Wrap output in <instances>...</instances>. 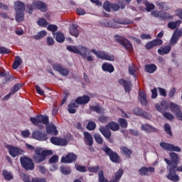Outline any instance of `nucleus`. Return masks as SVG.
<instances>
[{"instance_id":"obj_1","label":"nucleus","mask_w":182,"mask_h":182,"mask_svg":"<svg viewBox=\"0 0 182 182\" xmlns=\"http://www.w3.org/2000/svg\"><path fill=\"white\" fill-rule=\"evenodd\" d=\"M53 152L52 150L43 149L41 147H37L33 154V161L34 163L39 164V163H43L46 160L48 156H52Z\"/></svg>"},{"instance_id":"obj_2","label":"nucleus","mask_w":182,"mask_h":182,"mask_svg":"<svg viewBox=\"0 0 182 182\" xmlns=\"http://www.w3.org/2000/svg\"><path fill=\"white\" fill-rule=\"evenodd\" d=\"M14 9L16 11V22H22L25 19V4L22 1H16Z\"/></svg>"},{"instance_id":"obj_3","label":"nucleus","mask_w":182,"mask_h":182,"mask_svg":"<svg viewBox=\"0 0 182 182\" xmlns=\"http://www.w3.org/2000/svg\"><path fill=\"white\" fill-rule=\"evenodd\" d=\"M67 50L71 52L72 53L80 55L82 59H86V56L87 55V48L83 46H78L77 47L75 46H67Z\"/></svg>"},{"instance_id":"obj_4","label":"nucleus","mask_w":182,"mask_h":182,"mask_svg":"<svg viewBox=\"0 0 182 182\" xmlns=\"http://www.w3.org/2000/svg\"><path fill=\"white\" fill-rule=\"evenodd\" d=\"M151 15L154 18H159L160 21H173L174 16L164 11L154 10L151 12Z\"/></svg>"},{"instance_id":"obj_5","label":"nucleus","mask_w":182,"mask_h":182,"mask_svg":"<svg viewBox=\"0 0 182 182\" xmlns=\"http://www.w3.org/2000/svg\"><path fill=\"white\" fill-rule=\"evenodd\" d=\"M30 122L34 126H38L39 123H41V124H45L46 126H48V124H49V117L43 114H38L36 115V117H30Z\"/></svg>"},{"instance_id":"obj_6","label":"nucleus","mask_w":182,"mask_h":182,"mask_svg":"<svg viewBox=\"0 0 182 182\" xmlns=\"http://www.w3.org/2000/svg\"><path fill=\"white\" fill-rule=\"evenodd\" d=\"M114 38H115L116 42L119 43V45L123 46V48H126L127 50H129V52H132V50H133V45H132V43H130V41L127 38L122 37L119 35H115L114 36Z\"/></svg>"},{"instance_id":"obj_7","label":"nucleus","mask_w":182,"mask_h":182,"mask_svg":"<svg viewBox=\"0 0 182 182\" xmlns=\"http://www.w3.org/2000/svg\"><path fill=\"white\" fill-rule=\"evenodd\" d=\"M20 162L23 168L27 171L29 170H33V168H35V164H33V160L28 156L21 157Z\"/></svg>"},{"instance_id":"obj_8","label":"nucleus","mask_w":182,"mask_h":182,"mask_svg":"<svg viewBox=\"0 0 182 182\" xmlns=\"http://www.w3.org/2000/svg\"><path fill=\"white\" fill-rule=\"evenodd\" d=\"M102 151H105L107 156H109V160H111L112 163H119V161L120 160V156H119V154H117V153L113 151L112 149L108 147L107 145H105L102 149Z\"/></svg>"},{"instance_id":"obj_9","label":"nucleus","mask_w":182,"mask_h":182,"mask_svg":"<svg viewBox=\"0 0 182 182\" xmlns=\"http://www.w3.org/2000/svg\"><path fill=\"white\" fill-rule=\"evenodd\" d=\"M159 146L161 147V149L166 150V151H177L178 153L181 151V149L180 147L174 146L173 144L161 142Z\"/></svg>"},{"instance_id":"obj_10","label":"nucleus","mask_w":182,"mask_h":182,"mask_svg":"<svg viewBox=\"0 0 182 182\" xmlns=\"http://www.w3.org/2000/svg\"><path fill=\"white\" fill-rule=\"evenodd\" d=\"M9 153L11 157H18V156H21L23 154V150L21 149L19 147L14 146L12 145L9 146Z\"/></svg>"},{"instance_id":"obj_11","label":"nucleus","mask_w":182,"mask_h":182,"mask_svg":"<svg viewBox=\"0 0 182 182\" xmlns=\"http://www.w3.org/2000/svg\"><path fill=\"white\" fill-rule=\"evenodd\" d=\"M161 45H163V40L156 38L151 41L147 42L145 45V48L147 49V50H150V49H153V48H156V46H161Z\"/></svg>"},{"instance_id":"obj_12","label":"nucleus","mask_w":182,"mask_h":182,"mask_svg":"<svg viewBox=\"0 0 182 182\" xmlns=\"http://www.w3.org/2000/svg\"><path fill=\"white\" fill-rule=\"evenodd\" d=\"M77 159V155L75 153L70 152L65 156L61 157V163H73Z\"/></svg>"},{"instance_id":"obj_13","label":"nucleus","mask_w":182,"mask_h":182,"mask_svg":"<svg viewBox=\"0 0 182 182\" xmlns=\"http://www.w3.org/2000/svg\"><path fill=\"white\" fill-rule=\"evenodd\" d=\"M50 141L54 146H68V140L63 138L53 136L50 139Z\"/></svg>"},{"instance_id":"obj_14","label":"nucleus","mask_w":182,"mask_h":182,"mask_svg":"<svg viewBox=\"0 0 182 182\" xmlns=\"http://www.w3.org/2000/svg\"><path fill=\"white\" fill-rule=\"evenodd\" d=\"M33 139L36 140H40L41 141H46L48 139V134L45 132H42L40 131H34L32 133Z\"/></svg>"},{"instance_id":"obj_15","label":"nucleus","mask_w":182,"mask_h":182,"mask_svg":"<svg viewBox=\"0 0 182 182\" xmlns=\"http://www.w3.org/2000/svg\"><path fill=\"white\" fill-rule=\"evenodd\" d=\"M53 70H55V72H58L62 76H68V75H69V69L64 68L60 64H53Z\"/></svg>"},{"instance_id":"obj_16","label":"nucleus","mask_w":182,"mask_h":182,"mask_svg":"<svg viewBox=\"0 0 182 182\" xmlns=\"http://www.w3.org/2000/svg\"><path fill=\"white\" fill-rule=\"evenodd\" d=\"M33 6L34 9H38L41 12L48 11V4L45 2L38 1L33 3Z\"/></svg>"},{"instance_id":"obj_17","label":"nucleus","mask_w":182,"mask_h":182,"mask_svg":"<svg viewBox=\"0 0 182 182\" xmlns=\"http://www.w3.org/2000/svg\"><path fill=\"white\" fill-rule=\"evenodd\" d=\"M46 132L47 134H50L51 136H58L59 134V131H58V128H56L54 124L46 125Z\"/></svg>"},{"instance_id":"obj_18","label":"nucleus","mask_w":182,"mask_h":182,"mask_svg":"<svg viewBox=\"0 0 182 182\" xmlns=\"http://www.w3.org/2000/svg\"><path fill=\"white\" fill-rule=\"evenodd\" d=\"M97 58H98V59H103L104 60H109L110 62H113V60H114V56L113 55H110L105 51H100Z\"/></svg>"},{"instance_id":"obj_19","label":"nucleus","mask_w":182,"mask_h":182,"mask_svg":"<svg viewBox=\"0 0 182 182\" xmlns=\"http://www.w3.org/2000/svg\"><path fill=\"white\" fill-rule=\"evenodd\" d=\"M155 169L154 167L153 166H149V167H146V166H142L141 168L139 170V173L140 176H150V173H154Z\"/></svg>"},{"instance_id":"obj_20","label":"nucleus","mask_w":182,"mask_h":182,"mask_svg":"<svg viewBox=\"0 0 182 182\" xmlns=\"http://www.w3.org/2000/svg\"><path fill=\"white\" fill-rule=\"evenodd\" d=\"M132 112L135 116H139L140 117H144V119L149 118V113L146 112V111L143 110L141 108L135 107L133 109Z\"/></svg>"},{"instance_id":"obj_21","label":"nucleus","mask_w":182,"mask_h":182,"mask_svg":"<svg viewBox=\"0 0 182 182\" xmlns=\"http://www.w3.org/2000/svg\"><path fill=\"white\" fill-rule=\"evenodd\" d=\"M75 103L77 105H87V103H89V102H90V97H89L88 95H82L81 97H77L75 100Z\"/></svg>"},{"instance_id":"obj_22","label":"nucleus","mask_w":182,"mask_h":182,"mask_svg":"<svg viewBox=\"0 0 182 182\" xmlns=\"http://www.w3.org/2000/svg\"><path fill=\"white\" fill-rule=\"evenodd\" d=\"M141 130L143 132H145V133H155L158 132V129L155 128L154 127L151 126V124H141Z\"/></svg>"},{"instance_id":"obj_23","label":"nucleus","mask_w":182,"mask_h":182,"mask_svg":"<svg viewBox=\"0 0 182 182\" xmlns=\"http://www.w3.org/2000/svg\"><path fill=\"white\" fill-rule=\"evenodd\" d=\"M118 83H119L121 86H124L125 92H130V90H132V82L124 79H119Z\"/></svg>"},{"instance_id":"obj_24","label":"nucleus","mask_w":182,"mask_h":182,"mask_svg":"<svg viewBox=\"0 0 182 182\" xmlns=\"http://www.w3.org/2000/svg\"><path fill=\"white\" fill-rule=\"evenodd\" d=\"M119 23H120V22L116 21L114 20L113 21H105L101 22V25H102V26H106L107 28H119Z\"/></svg>"},{"instance_id":"obj_25","label":"nucleus","mask_w":182,"mask_h":182,"mask_svg":"<svg viewBox=\"0 0 182 182\" xmlns=\"http://www.w3.org/2000/svg\"><path fill=\"white\" fill-rule=\"evenodd\" d=\"M159 55H161V56L164 55H168L169 52H171V46L168 45V46H161L160 48L158 49L157 50Z\"/></svg>"},{"instance_id":"obj_26","label":"nucleus","mask_w":182,"mask_h":182,"mask_svg":"<svg viewBox=\"0 0 182 182\" xmlns=\"http://www.w3.org/2000/svg\"><path fill=\"white\" fill-rule=\"evenodd\" d=\"M106 128L112 132H118V130H120V125L117 122L112 121L106 125Z\"/></svg>"},{"instance_id":"obj_27","label":"nucleus","mask_w":182,"mask_h":182,"mask_svg":"<svg viewBox=\"0 0 182 182\" xmlns=\"http://www.w3.org/2000/svg\"><path fill=\"white\" fill-rule=\"evenodd\" d=\"M83 134L84 139L86 140L85 144L87 146H93V137H92V134L87 132H85Z\"/></svg>"},{"instance_id":"obj_28","label":"nucleus","mask_w":182,"mask_h":182,"mask_svg":"<svg viewBox=\"0 0 182 182\" xmlns=\"http://www.w3.org/2000/svg\"><path fill=\"white\" fill-rule=\"evenodd\" d=\"M53 36L55 37V41L58 42V43H63L65 42V34L60 31H58L57 33H53Z\"/></svg>"},{"instance_id":"obj_29","label":"nucleus","mask_w":182,"mask_h":182,"mask_svg":"<svg viewBox=\"0 0 182 182\" xmlns=\"http://www.w3.org/2000/svg\"><path fill=\"white\" fill-rule=\"evenodd\" d=\"M102 69L104 72H108L109 73H113V72H114V67H113V65L108 63H103Z\"/></svg>"},{"instance_id":"obj_30","label":"nucleus","mask_w":182,"mask_h":182,"mask_svg":"<svg viewBox=\"0 0 182 182\" xmlns=\"http://www.w3.org/2000/svg\"><path fill=\"white\" fill-rule=\"evenodd\" d=\"M77 107H79V105H77L75 101V102H70L68 105V113H70V114H75V113H76V109H77Z\"/></svg>"},{"instance_id":"obj_31","label":"nucleus","mask_w":182,"mask_h":182,"mask_svg":"<svg viewBox=\"0 0 182 182\" xmlns=\"http://www.w3.org/2000/svg\"><path fill=\"white\" fill-rule=\"evenodd\" d=\"M139 96L141 104L143 106H147V105H149V102L147 101V96L146 95V93L144 92H139Z\"/></svg>"},{"instance_id":"obj_32","label":"nucleus","mask_w":182,"mask_h":182,"mask_svg":"<svg viewBox=\"0 0 182 182\" xmlns=\"http://www.w3.org/2000/svg\"><path fill=\"white\" fill-rule=\"evenodd\" d=\"M157 70V65L155 64H147L145 65V72L146 73H154Z\"/></svg>"},{"instance_id":"obj_33","label":"nucleus","mask_w":182,"mask_h":182,"mask_svg":"<svg viewBox=\"0 0 182 182\" xmlns=\"http://www.w3.org/2000/svg\"><path fill=\"white\" fill-rule=\"evenodd\" d=\"M169 156L171 159L172 163H173L174 166L177 167V164H178V161H180V159L178 158V154H176V152H171Z\"/></svg>"},{"instance_id":"obj_34","label":"nucleus","mask_w":182,"mask_h":182,"mask_svg":"<svg viewBox=\"0 0 182 182\" xmlns=\"http://www.w3.org/2000/svg\"><path fill=\"white\" fill-rule=\"evenodd\" d=\"M100 132L105 139H110V137H112V132L109 129H106L105 127H101L100 128Z\"/></svg>"},{"instance_id":"obj_35","label":"nucleus","mask_w":182,"mask_h":182,"mask_svg":"<svg viewBox=\"0 0 182 182\" xmlns=\"http://www.w3.org/2000/svg\"><path fill=\"white\" fill-rule=\"evenodd\" d=\"M181 25V21L177 20L176 21H170L167 26L169 29H171L172 31L177 28V26H180Z\"/></svg>"},{"instance_id":"obj_36","label":"nucleus","mask_w":182,"mask_h":182,"mask_svg":"<svg viewBox=\"0 0 182 182\" xmlns=\"http://www.w3.org/2000/svg\"><path fill=\"white\" fill-rule=\"evenodd\" d=\"M121 151L122 154H124L127 159H130L132 154L133 153L130 149L127 148V146H122Z\"/></svg>"},{"instance_id":"obj_37","label":"nucleus","mask_w":182,"mask_h":182,"mask_svg":"<svg viewBox=\"0 0 182 182\" xmlns=\"http://www.w3.org/2000/svg\"><path fill=\"white\" fill-rule=\"evenodd\" d=\"M169 109H171V112L173 113V114H176L177 112H180V107L174 103V102H171L169 104Z\"/></svg>"},{"instance_id":"obj_38","label":"nucleus","mask_w":182,"mask_h":182,"mask_svg":"<svg viewBox=\"0 0 182 182\" xmlns=\"http://www.w3.org/2000/svg\"><path fill=\"white\" fill-rule=\"evenodd\" d=\"M22 87H23V84L17 83L11 88L10 92H11L13 95H15V93H16V92H18V90H21Z\"/></svg>"},{"instance_id":"obj_39","label":"nucleus","mask_w":182,"mask_h":182,"mask_svg":"<svg viewBox=\"0 0 182 182\" xmlns=\"http://www.w3.org/2000/svg\"><path fill=\"white\" fill-rule=\"evenodd\" d=\"M2 175L4 176L5 180H6L7 181H11V180L14 178V176H12V173H11V172L8 171L7 170H3Z\"/></svg>"},{"instance_id":"obj_40","label":"nucleus","mask_w":182,"mask_h":182,"mask_svg":"<svg viewBox=\"0 0 182 182\" xmlns=\"http://www.w3.org/2000/svg\"><path fill=\"white\" fill-rule=\"evenodd\" d=\"M60 170L62 174H65V176H68V174H70V173H72L70 167L68 166H60Z\"/></svg>"},{"instance_id":"obj_41","label":"nucleus","mask_w":182,"mask_h":182,"mask_svg":"<svg viewBox=\"0 0 182 182\" xmlns=\"http://www.w3.org/2000/svg\"><path fill=\"white\" fill-rule=\"evenodd\" d=\"M70 33L75 38H77L79 36V31L77 30V27L75 25H73L72 27L70 28Z\"/></svg>"},{"instance_id":"obj_42","label":"nucleus","mask_w":182,"mask_h":182,"mask_svg":"<svg viewBox=\"0 0 182 182\" xmlns=\"http://www.w3.org/2000/svg\"><path fill=\"white\" fill-rule=\"evenodd\" d=\"M21 63H22V59L19 58V56H16V59L12 65V68L14 69H18L19 66H21Z\"/></svg>"},{"instance_id":"obj_43","label":"nucleus","mask_w":182,"mask_h":182,"mask_svg":"<svg viewBox=\"0 0 182 182\" xmlns=\"http://www.w3.org/2000/svg\"><path fill=\"white\" fill-rule=\"evenodd\" d=\"M144 4L145 5V6L146 8L147 12H151V11H153V9H154V8H156V6H154V4L150 3L147 1H144Z\"/></svg>"},{"instance_id":"obj_44","label":"nucleus","mask_w":182,"mask_h":182,"mask_svg":"<svg viewBox=\"0 0 182 182\" xmlns=\"http://www.w3.org/2000/svg\"><path fill=\"white\" fill-rule=\"evenodd\" d=\"M98 181L99 182H109V180H107V178H105V172H103V170H101L98 172Z\"/></svg>"},{"instance_id":"obj_45","label":"nucleus","mask_w":182,"mask_h":182,"mask_svg":"<svg viewBox=\"0 0 182 182\" xmlns=\"http://www.w3.org/2000/svg\"><path fill=\"white\" fill-rule=\"evenodd\" d=\"M156 6H159V9H162L163 11H168V6H167V4H166L165 2L156 1Z\"/></svg>"},{"instance_id":"obj_46","label":"nucleus","mask_w":182,"mask_h":182,"mask_svg":"<svg viewBox=\"0 0 182 182\" xmlns=\"http://www.w3.org/2000/svg\"><path fill=\"white\" fill-rule=\"evenodd\" d=\"M118 123L122 129H126L128 126L127 121L124 118L118 119Z\"/></svg>"},{"instance_id":"obj_47","label":"nucleus","mask_w":182,"mask_h":182,"mask_svg":"<svg viewBox=\"0 0 182 182\" xmlns=\"http://www.w3.org/2000/svg\"><path fill=\"white\" fill-rule=\"evenodd\" d=\"M38 25L39 26H43V28H46L48 25V21L45 18H39V20L37 21Z\"/></svg>"},{"instance_id":"obj_48","label":"nucleus","mask_w":182,"mask_h":182,"mask_svg":"<svg viewBox=\"0 0 182 182\" xmlns=\"http://www.w3.org/2000/svg\"><path fill=\"white\" fill-rule=\"evenodd\" d=\"M94 139L97 144H103V138L100 134H95Z\"/></svg>"},{"instance_id":"obj_49","label":"nucleus","mask_w":182,"mask_h":182,"mask_svg":"<svg viewBox=\"0 0 182 182\" xmlns=\"http://www.w3.org/2000/svg\"><path fill=\"white\" fill-rule=\"evenodd\" d=\"M90 110H91V112H95V113L98 114L102 113V107L97 106H90Z\"/></svg>"},{"instance_id":"obj_50","label":"nucleus","mask_w":182,"mask_h":182,"mask_svg":"<svg viewBox=\"0 0 182 182\" xmlns=\"http://www.w3.org/2000/svg\"><path fill=\"white\" fill-rule=\"evenodd\" d=\"M11 53V50L6 47L0 46V54L1 55H9Z\"/></svg>"},{"instance_id":"obj_51","label":"nucleus","mask_w":182,"mask_h":182,"mask_svg":"<svg viewBox=\"0 0 182 182\" xmlns=\"http://www.w3.org/2000/svg\"><path fill=\"white\" fill-rule=\"evenodd\" d=\"M87 129V130H95L96 129V123L93 121L88 122Z\"/></svg>"},{"instance_id":"obj_52","label":"nucleus","mask_w":182,"mask_h":182,"mask_svg":"<svg viewBox=\"0 0 182 182\" xmlns=\"http://www.w3.org/2000/svg\"><path fill=\"white\" fill-rule=\"evenodd\" d=\"M164 130H165L166 133H167V134H168L169 136L173 135V132H171V127L170 126V124H164Z\"/></svg>"},{"instance_id":"obj_53","label":"nucleus","mask_w":182,"mask_h":182,"mask_svg":"<svg viewBox=\"0 0 182 182\" xmlns=\"http://www.w3.org/2000/svg\"><path fill=\"white\" fill-rule=\"evenodd\" d=\"M75 168L77 171H80V173H86V171H87L86 166H83L82 165L75 166Z\"/></svg>"},{"instance_id":"obj_54","label":"nucleus","mask_w":182,"mask_h":182,"mask_svg":"<svg viewBox=\"0 0 182 182\" xmlns=\"http://www.w3.org/2000/svg\"><path fill=\"white\" fill-rule=\"evenodd\" d=\"M103 8L107 12H110V9H112V4L109 1H105Z\"/></svg>"},{"instance_id":"obj_55","label":"nucleus","mask_w":182,"mask_h":182,"mask_svg":"<svg viewBox=\"0 0 182 182\" xmlns=\"http://www.w3.org/2000/svg\"><path fill=\"white\" fill-rule=\"evenodd\" d=\"M163 116L168 120H174V115L170 112H164Z\"/></svg>"},{"instance_id":"obj_56","label":"nucleus","mask_w":182,"mask_h":182,"mask_svg":"<svg viewBox=\"0 0 182 182\" xmlns=\"http://www.w3.org/2000/svg\"><path fill=\"white\" fill-rule=\"evenodd\" d=\"M99 170H100V167L99 166H90L88 168V171L90 173H97Z\"/></svg>"},{"instance_id":"obj_57","label":"nucleus","mask_w":182,"mask_h":182,"mask_svg":"<svg viewBox=\"0 0 182 182\" xmlns=\"http://www.w3.org/2000/svg\"><path fill=\"white\" fill-rule=\"evenodd\" d=\"M48 31H50V32H56L58 31V26L55 24H50L47 27Z\"/></svg>"},{"instance_id":"obj_58","label":"nucleus","mask_w":182,"mask_h":182,"mask_svg":"<svg viewBox=\"0 0 182 182\" xmlns=\"http://www.w3.org/2000/svg\"><path fill=\"white\" fill-rule=\"evenodd\" d=\"M4 77H5L4 83H8V82H11V80H14V77H12V75L9 73V72H7Z\"/></svg>"},{"instance_id":"obj_59","label":"nucleus","mask_w":182,"mask_h":182,"mask_svg":"<svg viewBox=\"0 0 182 182\" xmlns=\"http://www.w3.org/2000/svg\"><path fill=\"white\" fill-rule=\"evenodd\" d=\"M173 36L179 39V38H181V36H182V31L178 30V29L175 30L173 33Z\"/></svg>"},{"instance_id":"obj_60","label":"nucleus","mask_w":182,"mask_h":182,"mask_svg":"<svg viewBox=\"0 0 182 182\" xmlns=\"http://www.w3.org/2000/svg\"><path fill=\"white\" fill-rule=\"evenodd\" d=\"M59 160V157L57 155H53L50 159L49 163L51 164H53L55 163H58V161Z\"/></svg>"},{"instance_id":"obj_61","label":"nucleus","mask_w":182,"mask_h":182,"mask_svg":"<svg viewBox=\"0 0 182 182\" xmlns=\"http://www.w3.org/2000/svg\"><path fill=\"white\" fill-rule=\"evenodd\" d=\"M98 120L99 122H100V123H107V120H109V117L102 115L98 118Z\"/></svg>"},{"instance_id":"obj_62","label":"nucleus","mask_w":182,"mask_h":182,"mask_svg":"<svg viewBox=\"0 0 182 182\" xmlns=\"http://www.w3.org/2000/svg\"><path fill=\"white\" fill-rule=\"evenodd\" d=\"M129 75L136 77V70L134 69V67L133 65L129 67Z\"/></svg>"},{"instance_id":"obj_63","label":"nucleus","mask_w":182,"mask_h":182,"mask_svg":"<svg viewBox=\"0 0 182 182\" xmlns=\"http://www.w3.org/2000/svg\"><path fill=\"white\" fill-rule=\"evenodd\" d=\"M176 15L178 17L179 19H182V9H178L176 11Z\"/></svg>"},{"instance_id":"obj_64","label":"nucleus","mask_w":182,"mask_h":182,"mask_svg":"<svg viewBox=\"0 0 182 182\" xmlns=\"http://www.w3.org/2000/svg\"><path fill=\"white\" fill-rule=\"evenodd\" d=\"M31 182H46V178H34Z\"/></svg>"}]
</instances>
